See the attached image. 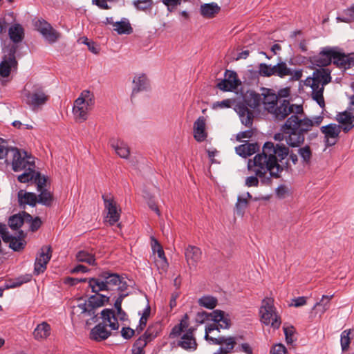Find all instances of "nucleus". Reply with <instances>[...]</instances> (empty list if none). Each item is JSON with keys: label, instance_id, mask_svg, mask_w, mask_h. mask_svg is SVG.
Instances as JSON below:
<instances>
[{"label": "nucleus", "instance_id": "obj_1", "mask_svg": "<svg viewBox=\"0 0 354 354\" xmlns=\"http://www.w3.org/2000/svg\"><path fill=\"white\" fill-rule=\"evenodd\" d=\"M288 154L289 149L284 145L266 142L263 146L262 152L257 154L253 160H248V169L254 175L245 178V186L258 187L259 181L264 185H271L272 178H280L283 170L279 162Z\"/></svg>", "mask_w": 354, "mask_h": 354}, {"label": "nucleus", "instance_id": "obj_2", "mask_svg": "<svg viewBox=\"0 0 354 354\" xmlns=\"http://www.w3.org/2000/svg\"><path fill=\"white\" fill-rule=\"evenodd\" d=\"M0 160H4L6 164L11 163L15 172L26 169L35 166L31 157L25 151H21L16 147H9L6 140L0 138Z\"/></svg>", "mask_w": 354, "mask_h": 354}, {"label": "nucleus", "instance_id": "obj_3", "mask_svg": "<svg viewBox=\"0 0 354 354\" xmlns=\"http://www.w3.org/2000/svg\"><path fill=\"white\" fill-rule=\"evenodd\" d=\"M259 74L265 77L277 76L280 78L290 77V81H298L302 77V70L289 68L285 62L280 61L277 64L272 66L265 63H261L258 66Z\"/></svg>", "mask_w": 354, "mask_h": 354}, {"label": "nucleus", "instance_id": "obj_4", "mask_svg": "<svg viewBox=\"0 0 354 354\" xmlns=\"http://www.w3.org/2000/svg\"><path fill=\"white\" fill-rule=\"evenodd\" d=\"M300 114L292 115L283 124L284 131L297 130L299 133L305 136V134L313 131L315 127H318L323 121L324 117L315 116L312 118L304 117L301 118Z\"/></svg>", "mask_w": 354, "mask_h": 354}, {"label": "nucleus", "instance_id": "obj_5", "mask_svg": "<svg viewBox=\"0 0 354 354\" xmlns=\"http://www.w3.org/2000/svg\"><path fill=\"white\" fill-rule=\"evenodd\" d=\"M93 105V94L90 91H83L74 102L73 113L75 120L80 122L85 121L88 118V111Z\"/></svg>", "mask_w": 354, "mask_h": 354}, {"label": "nucleus", "instance_id": "obj_6", "mask_svg": "<svg viewBox=\"0 0 354 354\" xmlns=\"http://www.w3.org/2000/svg\"><path fill=\"white\" fill-rule=\"evenodd\" d=\"M261 321L267 326H270L274 329L280 327L281 321L280 317L276 312L274 306V301L271 298H266L262 301L260 308Z\"/></svg>", "mask_w": 354, "mask_h": 354}, {"label": "nucleus", "instance_id": "obj_7", "mask_svg": "<svg viewBox=\"0 0 354 354\" xmlns=\"http://www.w3.org/2000/svg\"><path fill=\"white\" fill-rule=\"evenodd\" d=\"M216 326L215 324H209L205 328V338L207 341H210L212 344L220 345V348L216 353L228 354L231 353L236 345V338L234 337L219 336L218 337H212L209 333L215 330Z\"/></svg>", "mask_w": 354, "mask_h": 354}, {"label": "nucleus", "instance_id": "obj_8", "mask_svg": "<svg viewBox=\"0 0 354 354\" xmlns=\"http://www.w3.org/2000/svg\"><path fill=\"white\" fill-rule=\"evenodd\" d=\"M3 53L4 55L0 63V75L2 77H8L12 72H16L17 70L16 48L15 46H6L3 48Z\"/></svg>", "mask_w": 354, "mask_h": 354}, {"label": "nucleus", "instance_id": "obj_9", "mask_svg": "<svg viewBox=\"0 0 354 354\" xmlns=\"http://www.w3.org/2000/svg\"><path fill=\"white\" fill-rule=\"evenodd\" d=\"M276 120H283L290 114H303L304 109L301 105L291 104L288 100L279 99L277 105L270 111Z\"/></svg>", "mask_w": 354, "mask_h": 354}, {"label": "nucleus", "instance_id": "obj_10", "mask_svg": "<svg viewBox=\"0 0 354 354\" xmlns=\"http://www.w3.org/2000/svg\"><path fill=\"white\" fill-rule=\"evenodd\" d=\"M109 297L102 294L95 293L91 296L88 301L78 304L77 307L81 310V313L95 318L96 308L108 303Z\"/></svg>", "mask_w": 354, "mask_h": 354}, {"label": "nucleus", "instance_id": "obj_11", "mask_svg": "<svg viewBox=\"0 0 354 354\" xmlns=\"http://www.w3.org/2000/svg\"><path fill=\"white\" fill-rule=\"evenodd\" d=\"M35 26L36 29L49 44L55 43L61 37V33L54 29L48 22L44 19L37 20Z\"/></svg>", "mask_w": 354, "mask_h": 354}, {"label": "nucleus", "instance_id": "obj_12", "mask_svg": "<svg viewBox=\"0 0 354 354\" xmlns=\"http://www.w3.org/2000/svg\"><path fill=\"white\" fill-rule=\"evenodd\" d=\"M342 127L339 124L330 123L320 128L321 132L324 136V143L326 147L334 146L338 141Z\"/></svg>", "mask_w": 354, "mask_h": 354}, {"label": "nucleus", "instance_id": "obj_13", "mask_svg": "<svg viewBox=\"0 0 354 354\" xmlns=\"http://www.w3.org/2000/svg\"><path fill=\"white\" fill-rule=\"evenodd\" d=\"M52 256V249L50 245L43 246L37 254L35 262L34 273L39 275L46 270V266Z\"/></svg>", "mask_w": 354, "mask_h": 354}, {"label": "nucleus", "instance_id": "obj_14", "mask_svg": "<svg viewBox=\"0 0 354 354\" xmlns=\"http://www.w3.org/2000/svg\"><path fill=\"white\" fill-rule=\"evenodd\" d=\"M105 209L107 211L106 221L113 225L120 218V209H118L117 203L111 196H102Z\"/></svg>", "mask_w": 354, "mask_h": 354}, {"label": "nucleus", "instance_id": "obj_15", "mask_svg": "<svg viewBox=\"0 0 354 354\" xmlns=\"http://www.w3.org/2000/svg\"><path fill=\"white\" fill-rule=\"evenodd\" d=\"M26 104H28L32 110H35L40 106L44 105L48 100L49 96L46 94L41 88L35 89L33 92L26 93Z\"/></svg>", "mask_w": 354, "mask_h": 354}, {"label": "nucleus", "instance_id": "obj_16", "mask_svg": "<svg viewBox=\"0 0 354 354\" xmlns=\"http://www.w3.org/2000/svg\"><path fill=\"white\" fill-rule=\"evenodd\" d=\"M333 63L341 69H348L354 66V54H345L335 48Z\"/></svg>", "mask_w": 354, "mask_h": 354}, {"label": "nucleus", "instance_id": "obj_17", "mask_svg": "<svg viewBox=\"0 0 354 354\" xmlns=\"http://www.w3.org/2000/svg\"><path fill=\"white\" fill-rule=\"evenodd\" d=\"M335 48L326 47L312 58V63L317 66H326L333 62Z\"/></svg>", "mask_w": 354, "mask_h": 354}, {"label": "nucleus", "instance_id": "obj_18", "mask_svg": "<svg viewBox=\"0 0 354 354\" xmlns=\"http://www.w3.org/2000/svg\"><path fill=\"white\" fill-rule=\"evenodd\" d=\"M185 256L189 269L196 270L201 259L202 252L199 248L189 245L185 249Z\"/></svg>", "mask_w": 354, "mask_h": 354}, {"label": "nucleus", "instance_id": "obj_19", "mask_svg": "<svg viewBox=\"0 0 354 354\" xmlns=\"http://www.w3.org/2000/svg\"><path fill=\"white\" fill-rule=\"evenodd\" d=\"M306 84L307 86H310L312 88L313 99L317 102L320 107L324 108L325 106V102L323 95L324 85L312 80L310 77H308L306 80Z\"/></svg>", "mask_w": 354, "mask_h": 354}, {"label": "nucleus", "instance_id": "obj_20", "mask_svg": "<svg viewBox=\"0 0 354 354\" xmlns=\"http://www.w3.org/2000/svg\"><path fill=\"white\" fill-rule=\"evenodd\" d=\"M351 112L352 111L346 109L336 115L335 119L342 124L340 126L344 133H348L354 127V115Z\"/></svg>", "mask_w": 354, "mask_h": 354}, {"label": "nucleus", "instance_id": "obj_21", "mask_svg": "<svg viewBox=\"0 0 354 354\" xmlns=\"http://www.w3.org/2000/svg\"><path fill=\"white\" fill-rule=\"evenodd\" d=\"M281 130L284 134L286 142L290 147H299L305 140V136L299 133L297 130L287 129L284 131L283 125L281 127Z\"/></svg>", "mask_w": 354, "mask_h": 354}, {"label": "nucleus", "instance_id": "obj_22", "mask_svg": "<svg viewBox=\"0 0 354 354\" xmlns=\"http://www.w3.org/2000/svg\"><path fill=\"white\" fill-rule=\"evenodd\" d=\"M8 35L12 44H10L8 46H15L17 51L18 44L24 39L25 32L24 28L19 24H15L8 28Z\"/></svg>", "mask_w": 354, "mask_h": 354}, {"label": "nucleus", "instance_id": "obj_23", "mask_svg": "<svg viewBox=\"0 0 354 354\" xmlns=\"http://www.w3.org/2000/svg\"><path fill=\"white\" fill-rule=\"evenodd\" d=\"M194 328H190L186 330L185 333L181 337L180 340L178 342V346L185 350H196L197 344L194 337Z\"/></svg>", "mask_w": 354, "mask_h": 354}, {"label": "nucleus", "instance_id": "obj_24", "mask_svg": "<svg viewBox=\"0 0 354 354\" xmlns=\"http://www.w3.org/2000/svg\"><path fill=\"white\" fill-rule=\"evenodd\" d=\"M262 93L261 94L262 97L261 103L263 104L264 108L268 112L270 113V111L272 110L273 107L277 105V103L279 101L278 96L272 92L270 89L268 88H262Z\"/></svg>", "mask_w": 354, "mask_h": 354}, {"label": "nucleus", "instance_id": "obj_25", "mask_svg": "<svg viewBox=\"0 0 354 354\" xmlns=\"http://www.w3.org/2000/svg\"><path fill=\"white\" fill-rule=\"evenodd\" d=\"M110 146L115 153L122 158H128L130 154L129 146L123 140L112 138L109 140Z\"/></svg>", "mask_w": 354, "mask_h": 354}, {"label": "nucleus", "instance_id": "obj_26", "mask_svg": "<svg viewBox=\"0 0 354 354\" xmlns=\"http://www.w3.org/2000/svg\"><path fill=\"white\" fill-rule=\"evenodd\" d=\"M212 321L216 328L215 330H219V328H228L230 326V319L228 317V315H225V312L221 310H215L212 313Z\"/></svg>", "mask_w": 354, "mask_h": 354}, {"label": "nucleus", "instance_id": "obj_27", "mask_svg": "<svg viewBox=\"0 0 354 354\" xmlns=\"http://www.w3.org/2000/svg\"><path fill=\"white\" fill-rule=\"evenodd\" d=\"M205 118L203 116H201L194 123V137L198 142L204 141L207 136L205 131Z\"/></svg>", "mask_w": 354, "mask_h": 354}, {"label": "nucleus", "instance_id": "obj_28", "mask_svg": "<svg viewBox=\"0 0 354 354\" xmlns=\"http://www.w3.org/2000/svg\"><path fill=\"white\" fill-rule=\"evenodd\" d=\"M18 203L20 207H25L28 205L35 207L37 203V196L32 192H27L20 189L17 193Z\"/></svg>", "mask_w": 354, "mask_h": 354}, {"label": "nucleus", "instance_id": "obj_29", "mask_svg": "<svg viewBox=\"0 0 354 354\" xmlns=\"http://www.w3.org/2000/svg\"><path fill=\"white\" fill-rule=\"evenodd\" d=\"M238 113L241 122L246 127H250L253 122V112L250 111L244 104H238L235 108Z\"/></svg>", "mask_w": 354, "mask_h": 354}, {"label": "nucleus", "instance_id": "obj_30", "mask_svg": "<svg viewBox=\"0 0 354 354\" xmlns=\"http://www.w3.org/2000/svg\"><path fill=\"white\" fill-rule=\"evenodd\" d=\"M101 317L104 325L109 326L111 330H118L119 324L115 312L112 309L105 308L101 311Z\"/></svg>", "mask_w": 354, "mask_h": 354}, {"label": "nucleus", "instance_id": "obj_31", "mask_svg": "<svg viewBox=\"0 0 354 354\" xmlns=\"http://www.w3.org/2000/svg\"><path fill=\"white\" fill-rule=\"evenodd\" d=\"M111 335V332L109 331L106 325L100 323L97 324L91 330L90 333L91 339L100 342L106 339Z\"/></svg>", "mask_w": 354, "mask_h": 354}, {"label": "nucleus", "instance_id": "obj_32", "mask_svg": "<svg viewBox=\"0 0 354 354\" xmlns=\"http://www.w3.org/2000/svg\"><path fill=\"white\" fill-rule=\"evenodd\" d=\"M100 277L104 279V283L106 285L108 290H111L113 287L117 286L118 284L121 283V277L116 273H113L109 271H104L100 274Z\"/></svg>", "mask_w": 354, "mask_h": 354}, {"label": "nucleus", "instance_id": "obj_33", "mask_svg": "<svg viewBox=\"0 0 354 354\" xmlns=\"http://www.w3.org/2000/svg\"><path fill=\"white\" fill-rule=\"evenodd\" d=\"M257 143H245L235 148L236 153L243 158H247L259 150Z\"/></svg>", "mask_w": 354, "mask_h": 354}, {"label": "nucleus", "instance_id": "obj_34", "mask_svg": "<svg viewBox=\"0 0 354 354\" xmlns=\"http://www.w3.org/2000/svg\"><path fill=\"white\" fill-rule=\"evenodd\" d=\"M156 336L157 332L154 330L153 328L149 327L145 333L136 339L133 344L136 347L144 349L147 343L153 339Z\"/></svg>", "mask_w": 354, "mask_h": 354}, {"label": "nucleus", "instance_id": "obj_35", "mask_svg": "<svg viewBox=\"0 0 354 354\" xmlns=\"http://www.w3.org/2000/svg\"><path fill=\"white\" fill-rule=\"evenodd\" d=\"M221 8L214 2L205 3L201 5L200 8L201 15L203 17L209 19L214 17L219 12Z\"/></svg>", "mask_w": 354, "mask_h": 354}, {"label": "nucleus", "instance_id": "obj_36", "mask_svg": "<svg viewBox=\"0 0 354 354\" xmlns=\"http://www.w3.org/2000/svg\"><path fill=\"white\" fill-rule=\"evenodd\" d=\"M330 71L328 69L320 68L317 69L313 72V77H310L312 80L321 83L323 85H326L331 80Z\"/></svg>", "mask_w": 354, "mask_h": 354}, {"label": "nucleus", "instance_id": "obj_37", "mask_svg": "<svg viewBox=\"0 0 354 354\" xmlns=\"http://www.w3.org/2000/svg\"><path fill=\"white\" fill-rule=\"evenodd\" d=\"M133 83L134 86L132 91V95L136 94L140 91H145L149 86V81L147 76L144 74H140L134 77Z\"/></svg>", "mask_w": 354, "mask_h": 354}, {"label": "nucleus", "instance_id": "obj_38", "mask_svg": "<svg viewBox=\"0 0 354 354\" xmlns=\"http://www.w3.org/2000/svg\"><path fill=\"white\" fill-rule=\"evenodd\" d=\"M8 241L4 242L8 243L9 247L14 251H19L25 247L26 242L24 240L23 231L19 232V236H18V237L10 235Z\"/></svg>", "mask_w": 354, "mask_h": 354}, {"label": "nucleus", "instance_id": "obj_39", "mask_svg": "<svg viewBox=\"0 0 354 354\" xmlns=\"http://www.w3.org/2000/svg\"><path fill=\"white\" fill-rule=\"evenodd\" d=\"M50 334V326L46 322L38 324L34 330L33 335L36 339L47 338Z\"/></svg>", "mask_w": 354, "mask_h": 354}, {"label": "nucleus", "instance_id": "obj_40", "mask_svg": "<svg viewBox=\"0 0 354 354\" xmlns=\"http://www.w3.org/2000/svg\"><path fill=\"white\" fill-rule=\"evenodd\" d=\"M262 97L260 94L254 92L246 95L244 99V104L248 108L256 109L261 104Z\"/></svg>", "mask_w": 354, "mask_h": 354}, {"label": "nucleus", "instance_id": "obj_41", "mask_svg": "<svg viewBox=\"0 0 354 354\" xmlns=\"http://www.w3.org/2000/svg\"><path fill=\"white\" fill-rule=\"evenodd\" d=\"M24 212L19 213L11 216L8 219L9 227L14 230H18L21 225L26 223V217L24 216Z\"/></svg>", "mask_w": 354, "mask_h": 354}, {"label": "nucleus", "instance_id": "obj_42", "mask_svg": "<svg viewBox=\"0 0 354 354\" xmlns=\"http://www.w3.org/2000/svg\"><path fill=\"white\" fill-rule=\"evenodd\" d=\"M88 282L93 292L98 293L100 291L108 290L104 279H102L100 277L98 278H90Z\"/></svg>", "mask_w": 354, "mask_h": 354}, {"label": "nucleus", "instance_id": "obj_43", "mask_svg": "<svg viewBox=\"0 0 354 354\" xmlns=\"http://www.w3.org/2000/svg\"><path fill=\"white\" fill-rule=\"evenodd\" d=\"M333 295H323L319 301L317 302L313 309L317 308V311L320 315H323L326 310L330 308V300L333 297Z\"/></svg>", "mask_w": 354, "mask_h": 354}, {"label": "nucleus", "instance_id": "obj_44", "mask_svg": "<svg viewBox=\"0 0 354 354\" xmlns=\"http://www.w3.org/2000/svg\"><path fill=\"white\" fill-rule=\"evenodd\" d=\"M37 196V203L46 207H50L53 202V194L47 189L39 191Z\"/></svg>", "mask_w": 354, "mask_h": 354}, {"label": "nucleus", "instance_id": "obj_45", "mask_svg": "<svg viewBox=\"0 0 354 354\" xmlns=\"http://www.w3.org/2000/svg\"><path fill=\"white\" fill-rule=\"evenodd\" d=\"M76 259L79 262L86 263L89 265H95V259L93 254L87 250H80L76 254Z\"/></svg>", "mask_w": 354, "mask_h": 354}, {"label": "nucleus", "instance_id": "obj_46", "mask_svg": "<svg viewBox=\"0 0 354 354\" xmlns=\"http://www.w3.org/2000/svg\"><path fill=\"white\" fill-rule=\"evenodd\" d=\"M24 216L26 217V218H25L26 223L29 224V230L32 232L38 230L42 223L40 218L37 216L33 218L32 216L27 212H24Z\"/></svg>", "mask_w": 354, "mask_h": 354}, {"label": "nucleus", "instance_id": "obj_47", "mask_svg": "<svg viewBox=\"0 0 354 354\" xmlns=\"http://www.w3.org/2000/svg\"><path fill=\"white\" fill-rule=\"evenodd\" d=\"M337 20L346 23L354 21V6L345 9L342 15L337 17Z\"/></svg>", "mask_w": 354, "mask_h": 354}, {"label": "nucleus", "instance_id": "obj_48", "mask_svg": "<svg viewBox=\"0 0 354 354\" xmlns=\"http://www.w3.org/2000/svg\"><path fill=\"white\" fill-rule=\"evenodd\" d=\"M218 301L216 298L212 296H203L198 299V304L201 306L209 309H213L216 306Z\"/></svg>", "mask_w": 354, "mask_h": 354}, {"label": "nucleus", "instance_id": "obj_49", "mask_svg": "<svg viewBox=\"0 0 354 354\" xmlns=\"http://www.w3.org/2000/svg\"><path fill=\"white\" fill-rule=\"evenodd\" d=\"M24 170L25 171L17 177V180L22 183H28L29 181L32 180L35 174V166H30Z\"/></svg>", "mask_w": 354, "mask_h": 354}, {"label": "nucleus", "instance_id": "obj_50", "mask_svg": "<svg viewBox=\"0 0 354 354\" xmlns=\"http://www.w3.org/2000/svg\"><path fill=\"white\" fill-rule=\"evenodd\" d=\"M248 204L247 198L239 196L237 202L235 205L234 213L238 216H242L244 214V211Z\"/></svg>", "mask_w": 354, "mask_h": 354}, {"label": "nucleus", "instance_id": "obj_51", "mask_svg": "<svg viewBox=\"0 0 354 354\" xmlns=\"http://www.w3.org/2000/svg\"><path fill=\"white\" fill-rule=\"evenodd\" d=\"M114 30L119 34H129L131 30L129 23L122 21L113 24Z\"/></svg>", "mask_w": 354, "mask_h": 354}, {"label": "nucleus", "instance_id": "obj_52", "mask_svg": "<svg viewBox=\"0 0 354 354\" xmlns=\"http://www.w3.org/2000/svg\"><path fill=\"white\" fill-rule=\"evenodd\" d=\"M298 153L304 164H309L312 158V152L309 146L306 145L304 147L299 148Z\"/></svg>", "mask_w": 354, "mask_h": 354}, {"label": "nucleus", "instance_id": "obj_53", "mask_svg": "<svg viewBox=\"0 0 354 354\" xmlns=\"http://www.w3.org/2000/svg\"><path fill=\"white\" fill-rule=\"evenodd\" d=\"M34 183L37 185V191L46 189L47 178L45 176H41L39 172H35V177L33 178Z\"/></svg>", "mask_w": 354, "mask_h": 354}, {"label": "nucleus", "instance_id": "obj_54", "mask_svg": "<svg viewBox=\"0 0 354 354\" xmlns=\"http://www.w3.org/2000/svg\"><path fill=\"white\" fill-rule=\"evenodd\" d=\"M225 78L228 82L231 83L234 88H236L240 84V81L237 78V74L234 71L227 70L225 73Z\"/></svg>", "mask_w": 354, "mask_h": 354}, {"label": "nucleus", "instance_id": "obj_55", "mask_svg": "<svg viewBox=\"0 0 354 354\" xmlns=\"http://www.w3.org/2000/svg\"><path fill=\"white\" fill-rule=\"evenodd\" d=\"M151 249H152L153 253L154 254H157L156 258L165 257L163 248H162V245L159 243L158 240L153 236L151 237Z\"/></svg>", "mask_w": 354, "mask_h": 354}, {"label": "nucleus", "instance_id": "obj_56", "mask_svg": "<svg viewBox=\"0 0 354 354\" xmlns=\"http://www.w3.org/2000/svg\"><path fill=\"white\" fill-rule=\"evenodd\" d=\"M80 41L86 44L88 46V50L94 54L99 53V48L96 44L92 41H90L87 37H82L80 39Z\"/></svg>", "mask_w": 354, "mask_h": 354}, {"label": "nucleus", "instance_id": "obj_57", "mask_svg": "<svg viewBox=\"0 0 354 354\" xmlns=\"http://www.w3.org/2000/svg\"><path fill=\"white\" fill-rule=\"evenodd\" d=\"M349 332L347 330H344L342 333L341 335V346L342 348V351H346L349 346L350 344V337H349Z\"/></svg>", "mask_w": 354, "mask_h": 354}, {"label": "nucleus", "instance_id": "obj_58", "mask_svg": "<svg viewBox=\"0 0 354 354\" xmlns=\"http://www.w3.org/2000/svg\"><path fill=\"white\" fill-rule=\"evenodd\" d=\"M289 188L285 185H281L276 189L275 194L278 198L284 199L289 195Z\"/></svg>", "mask_w": 354, "mask_h": 354}, {"label": "nucleus", "instance_id": "obj_59", "mask_svg": "<svg viewBox=\"0 0 354 354\" xmlns=\"http://www.w3.org/2000/svg\"><path fill=\"white\" fill-rule=\"evenodd\" d=\"M187 0H162V3L167 6L169 11L172 12L176 8L178 5H180L182 1Z\"/></svg>", "mask_w": 354, "mask_h": 354}, {"label": "nucleus", "instance_id": "obj_60", "mask_svg": "<svg viewBox=\"0 0 354 354\" xmlns=\"http://www.w3.org/2000/svg\"><path fill=\"white\" fill-rule=\"evenodd\" d=\"M155 264L158 270H166L168 268L169 263L166 259V257H162L159 258H155Z\"/></svg>", "mask_w": 354, "mask_h": 354}, {"label": "nucleus", "instance_id": "obj_61", "mask_svg": "<svg viewBox=\"0 0 354 354\" xmlns=\"http://www.w3.org/2000/svg\"><path fill=\"white\" fill-rule=\"evenodd\" d=\"M134 6L140 10H145L151 7V0H133Z\"/></svg>", "mask_w": 354, "mask_h": 354}, {"label": "nucleus", "instance_id": "obj_62", "mask_svg": "<svg viewBox=\"0 0 354 354\" xmlns=\"http://www.w3.org/2000/svg\"><path fill=\"white\" fill-rule=\"evenodd\" d=\"M284 334L286 336V340L287 344H291L293 342V335L295 333L294 328L292 326L290 327H284L283 328Z\"/></svg>", "mask_w": 354, "mask_h": 354}, {"label": "nucleus", "instance_id": "obj_63", "mask_svg": "<svg viewBox=\"0 0 354 354\" xmlns=\"http://www.w3.org/2000/svg\"><path fill=\"white\" fill-rule=\"evenodd\" d=\"M212 320V315L205 311L198 312L197 313L196 321L201 324L203 323L205 320Z\"/></svg>", "mask_w": 354, "mask_h": 354}, {"label": "nucleus", "instance_id": "obj_64", "mask_svg": "<svg viewBox=\"0 0 354 354\" xmlns=\"http://www.w3.org/2000/svg\"><path fill=\"white\" fill-rule=\"evenodd\" d=\"M271 354H287L286 348L281 344L274 345L270 350Z\"/></svg>", "mask_w": 354, "mask_h": 354}]
</instances>
